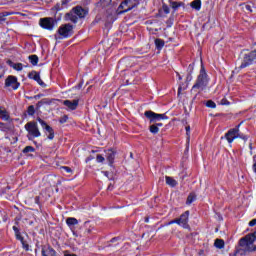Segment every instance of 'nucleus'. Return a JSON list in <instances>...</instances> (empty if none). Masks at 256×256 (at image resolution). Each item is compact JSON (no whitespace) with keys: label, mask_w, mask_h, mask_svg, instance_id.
I'll use <instances>...</instances> for the list:
<instances>
[{"label":"nucleus","mask_w":256,"mask_h":256,"mask_svg":"<svg viewBox=\"0 0 256 256\" xmlns=\"http://www.w3.org/2000/svg\"><path fill=\"white\" fill-rule=\"evenodd\" d=\"M89 15V9L83 8L81 5H77L73 7L68 13L65 14V21H70L77 25L79 23V19L83 20L85 17Z\"/></svg>","instance_id":"obj_1"},{"label":"nucleus","mask_w":256,"mask_h":256,"mask_svg":"<svg viewBox=\"0 0 256 256\" xmlns=\"http://www.w3.org/2000/svg\"><path fill=\"white\" fill-rule=\"evenodd\" d=\"M209 85V75H207V70H205V65L201 61V68L199 75L197 76L195 84L192 86L191 92L193 91H205Z\"/></svg>","instance_id":"obj_2"},{"label":"nucleus","mask_w":256,"mask_h":256,"mask_svg":"<svg viewBox=\"0 0 256 256\" xmlns=\"http://www.w3.org/2000/svg\"><path fill=\"white\" fill-rule=\"evenodd\" d=\"M189 210L185 211L180 215L179 218H175L168 222V225H179L182 229H186L187 231H191V226L189 225Z\"/></svg>","instance_id":"obj_3"},{"label":"nucleus","mask_w":256,"mask_h":256,"mask_svg":"<svg viewBox=\"0 0 256 256\" xmlns=\"http://www.w3.org/2000/svg\"><path fill=\"white\" fill-rule=\"evenodd\" d=\"M256 64V48L242 55V62L238 69H247Z\"/></svg>","instance_id":"obj_4"},{"label":"nucleus","mask_w":256,"mask_h":256,"mask_svg":"<svg viewBox=\"0 0 256 256\" xmlns=\"http://www.w3.org/2000/svg\"><path fill=\"white\" fill-rule=\"evenodd\" d=\"M75 26L73 24L67 23V24H62L58 30L57 33L62 37V39H69V37H73L75 31Z\"/></svg>","instance_id":"obj_5"},{"label":"nucleus","mask_w":256,"mask_h":256,"mask_svg":"<svg viewBox=\"0 0 256 256\" xmlns=\"http://www.w3.org/2000/svg\"><path fill=\"white\" fill-rule=\"evenodd\" d=\"M24 128L28 132V135H30V137H33V139L41 137V131H39V126L37 125V122H28L25 124Z\"/></svg>","instance_id":"obj_6"},{"label":"nucleus","mask_w":256,"mask_h":256,"mask_svg":"<svg viewBox=\"0 0 256 256\" xmlns=\"http://www.w3.org/2000/svg\"><path fill=\"white\" fill-rule=\"evenodd\" d=\"M39 25L42 29H46V31H53L55 25H57V20L52 17L40 18Z\"/></svg>","instance_id":"obj_7"},{"label":"nucleus","mask_w":256,"mask_h":256,"mask_svg":"<svg viewBox=\"0 0 256 256\" xmlns=\"http://www.w3.org/2000/svg\"><path fill=\"white\" fill-rule=\"evenodd\" d=\"M144 117H147L149 123H157V121H165L169 119V116H166L165 114H157L151 110L145 111Z\"/></svg>","instance_id":"obj_8"},{"label":"nucleus","mask_w":256,"mask_h":256,"mask_svg":"<svg viewBox=\"0 0 256 256\" xmlns=\"http://www.w3.org/2000/svg\"><path fill=\"white\" fill-rule=\"evenodd\" d=\"M38 123H40L42 129L45 130V134L47 135V139L49 141H53L55 139V130L51 127L45 120L41 119L40 117L37 118Z\"/></svg>","instance_id":"obj_9"},{"label":"nucleus","mask_w":256,"mask_h":256,"mask_svg":"<svg viewBox=\"0 0 256 256\" xmlns=\"http://www.w3.org/2000/svg\"><path fill=\"white\" fill-rule=\"evenodd\" d=\"M256 242V228L254 232L247 234L243 238L239 240L240 247H249V245H253Z\"/></svg>","instance_id":"obj_10"},{"label":"nucleus","mask_w":256,"mask_h":256,"mask_svg":"<svg viewBox=\"0 0 256 256\" xmlns=\"http://www.w3.org/2000/svg\"><path fill=\"white\" fill-rule=\"evenodd\" d=\"M135 7H137V0H124L119 5L118 9L120 13H129V11L135 9Z\"/></svg>","instance_id":"obj_11"},{"label":"nucleus","mask_w":256,"mask_h":256,"mask_svg":"<svg viewBox=\"0 0 256 256\" xmlns=\"http://www.w3.org/2000/svg\"><path fill=\"white\" fill-rule=\"evenodd\" d=\"M5 87H11L13 91H17L21 87V82H19L17 76L9 75L5 79Z\"/></svg>","instance_id":"obj_12"},{"label":"nucleus","mask_w":256,"mask_h":256,"mask_svg":"<svg viewBox=\"0 0 256 256\" xmlns=\"http://www.w3.org/2000/svg\"><path fill=\"white\" fill-rule=\"evenodd\" d=\"M242 124L243 121L236 125L235 128L228 130V132L225 134V139L228 141V143H233V141L237 139V133H239V129Z\"/></svg>","instance_id":"obj_13"},{"label":"nucleus","mask_w":256,"mask_h":256,"mask_svg":"<svg viewBox=\"0 0 256 256\" xmlns=\"http://www.w3.org/2000/svg\"><path fill=\"white\" fill-rule=\"evenodd\" d=\"M41 255L42 256H57V251L51 247V245L46 244L41 246Z\"/></svg>","instance_id":"obj_14"},{"label":"nucleus","mask_w":256,"mask_h":256,"mask_svg":"<svg viewBox=\"0 0 256 256\" xmlns=\"http://www.w3.org/2000/svg\"><path fill=\"white\" fill-rule=\"evenodd\" d=\"M115 157H117V150L110 148L106 151V159L110 167H113V163H115Z\"/></svg>","instance_id":"obj_15"},{"label":"nucleus","mask_w":256,"mask_h":256,"mask_svg":"<svg viewBox=\"0 0 256 256\" xmlns=\"http://www.w3.org/2000/svg\"><path fill=\"white\" fill-rule=\"evenodd\" d=\"M63 105L69 109V111H75L79 107V100H64Z\"/></svg>","instance_id":"obj_16"},{"label":"nucleus","mask_w":256,"mask_h":256,"mask_svg":"<svg viewBox=\"0 0 256 256\" xmlns=\"http://www.w3.org/2000/svg\"><path fill=\"white\" fill-rule=\"evenodd\" d=\"M168 2H169L171 9H173V13H177V11H179L180 7L185 8L184 2H177V1H173V0H168Z\"/></svg>","instance_id":"obj_17"},{"label":"nucleus","mask_w":256,"mask_h":256,"mask_svg":"<svg viewBox=\"0 0 256 256\" xmlns=\"http://www.w3.org/2000/svg\"><path fill=\"white\" fill-rule=\"evenodd\" d=\"M113 0H100L95 5L97 9H107V7H111Z\"/></svg>","instance_id":"obj_18"},{"label":"nucleus","mask_w":256,"mask_h":256,"mask_svg":"<svg viewBox=\"0 0 256 256\" xmlns=\"http://www.w3.org/2000/svg\"><path fill=\"white\" fill-rule=\"evenodd\" d=\"M12 229L14 231L15 239L17 241H20V243L25 242V238L23 237V235H21V229H19V227L17 226H13Z\"/></svg>","instance_id":"obj_19"},{"label":"nucleus","mask_w":256,"mask_h":256,"mask_svg":"<svg viewBox=\"0 0 256 256\" xmlns=\"http://www.w3.org/2000/svg\"><path fill=\"white\" fill-rule=\"evenodd\" d=\"M84 227H85V231L86 233L89 235L93 232V230L95 229V225L93 224V222L91 220H88L86 222H84Z\"/></svg>","instance_id":"obj_20"},{"label":"nucleus","mask_w":256,"mask_h":256,"mask_svg":"<svg viewBox=\"0 0 256 256\" xmlns=\"http://www.w3.org/2000/svg\"><path fill=\"white\" fill-rule=\"evenodd\" d=\"M51 103H53L52 99L49 98H43L42 100L38 101L36 104V110L41 109L42 105H51Z\"/></svg>","instance_id":"obj_21"},{"label":"nucleus","mask_w":256,"mask_h":256,"mask_svg":"<svg viewBox=\"0 0 256 256\" xmlns=\"http://www.w3.org/2000/svg\"><path fill=\"white\" fill-rule=\"evenodd\" d=\"M7 65L13 67L15 71H23V64L22 63H13L11 60H7Z\"/></svg>","instance_id":"obj_22"},{"label":"nucleus","mask_w":256,"mask_h":256,"mask_svg":"<svg viewBox=\"0 0 256 256\" xmlns=\"http://www.w3.org/2000/svg\"><path fill=\"white\" fill-rule=\"evenodd\" d=\"M154 44H155L157 51H161L163 49V47H165V40H163L161 38H156L154 40Z\"/></svg>","instance_id":"obj_23"},{"label":"nucleus","mask_w":256,"mask_h":256,"mask_svg":"<svg viewBox=\"0 0 256 256\" xmlns=\"http://www.w3.org/2000/svg\"><path fill=\"white\" fill-rule=\"evenodd\" d=\"M11 129H13V126H11V124L0 122V131H2L3 133H9Z\"/></svg>","instance_id":"obj_24"},{"label":"nucleus","mask_w":256,"mask_h":256,"mask_svg":"<svg viewBox=\"0 0 256 256\" xmlns=\"http://www.w3.org/2000/svg\"><path fill=\"white\" fill-rule=\"evenodd\" d=\"M165 179H166V185H168L169 187H177L178 182L177 180L173 179V177L165 176Z\"/></svg>","instance_id":"obj_25"},{"label":"nucleus","mask_w":256,"mask_h":256,"mask_svg":"<svg viewBox=\"0 0 256 256\" xmlns=\"http://www.w3.org/2000/svg\"><path fill=\"white\" fill-rule=\"evenodd\" d=\"M66 225L69 227H75V225H79V220H77L75 217H68L66 219Z\"/></svg>","instance_id":"obj_26"},{"label":"nucleus","mask_w":256,"mask_h":256,"mask_svg":"<svg viewBox=\"0 0 256 256\" xmlns=\"http://www.w3.org/2000/svg\"><path fill=\"white\" fill-rule=\"evenodd\" d=\"M0 118L2 121H9L11 119V116L9 115V112L7 110L0 108Z\"/></svg>","instance_id":"obj_27"},{"label":"nucleus","mask_w":256,"mask_h":256,"mask_svg":"<svg viewBox=\"0 0 256 256\" xmlns=\"http://www.w3.org/2000/svg\"><path fill=\"white\" fill-rule=\"evenodd\" d=\"M36 111L37 110L35 109V106L34 105H30V106H28L26 112H24V117H27V115L29 117H33V115H35Z\"/></svg>","instance_id":"obj_28"},{"label":"nucleus","mask_w":256,"mask_h":256,"mask_svg":"<svg viewBox=\"0 0 256 256\" xmlns=\"http://www.w3.org/2000/svg\"><path fill=\"white\" fill-rule=\"evenodd\" d=\"M214 246L216 247V249H224L225 248V240L216 239L214 242Z\"/></svg>","instance_id":"obj_29"},{"label":"nucleus","mask_w":256,"mask_h":256,"mask_svg":"<svg viewBox=\"0 0 256 256\" xmlns=\"http://www.w3.org/2000/svg\"><path fill=\"white\" fill-rule=\"evenodd\" d=\"M28 59H29L31 65H33L34 67H35L36 65H38V63H39V56H37V55H35V54L30 55V56L28 57Z\"/></svg>","instance_id":"obj_30"},{"label":"nucleus","mask_w":256,"mask_h":256,"mask_svg":"<svg viewBox=\"0 0 256 256\" xmlns=\"http://www.w3.org/2000/svg\"><path fill=\"white\" fill-rule=\"evenodd\" d=\"M194 201H197V195H195V193H190L187 197L186 205H191Z\"/></svg>","instance_id":"obj_31"},{"label":"nucleus","mask_w":256,"mask_h":256,"mask_svg":"<svg viewBox=\"0 0 256 256\" xmlns=\"http://www.w3.org/2000/svg\"><path fill=\"white\" fill-rule=\"evenodd\" d=\"M40 77L41 75L37 71H32L28 74V78L32 79L33 81L39 80Z\"/></svg>","instance_id":"obj_32"},{"label":"nucleus","mask_w":256,"mask_h":256,"mask_svg":"<svg viewBox=\"0 0 256 256\" xmlns=\"http://www.w3.org/2000/svg\"><path fill=\"white\" fill-rule=\"evenodd\" d=\"M192 9H196V11L201 10V0H194L191 2Z\"/></svg>","instance_id":"obj_33"},{"label":"nucleus","mask_w":256,"mask_h":256,"mask_svg":"<svg viewBox=\"0 0 256 256\" xmlns=\"http://www.w3.org/2000/svg\"><path fill=\"white\" fill-rule=\"evenodd\" d=\"M236 137H237V139H242V141H244L245 143H247V141H249V135L243 134V132H240V131H238Z\"/></svg>","instance_id":"obj_34"},{"label":"nucleus","mask_w":256,"mask_h":256,"mask_svg":"<svg viewBox=\"0 0 256 256\" xmlns=\"http://www.w3.org/2000/svg\"><path fill=\"white\" fill-rule=\"evenodd\" d=\"M205 105L208 107V109H216L217 108V104L213 100L206 101Z\"/></svg>","instance_id":"obj_35"},{"label":"nucleus","mask_w":256,"mask_h":256,"mask_svg":"<svg viewBox=\"0 0 256 256\" xmlns=\"http://www.w3.org/2000/svg\"><path fill=\"white\" fill-rule=\"evenodd\" d=\"M22 153H24V155H27V153H35V148L33 146H26L22 150Z\"/></svg>","instance_id":"obj_36"},{"label":"nucleus","mask_w":256,"mask_h":256,"mask_svg":"<svg viewBox=\"0 0 256 256\" xmlns=\"http://www.w3.org/2000/svg\"><path fill=\"white\" fill-rule=\"evenodd\" d=\"M149 131H150V133H152V135H157V133H159V128H157V126H155V124H152L149 127Z\"/></svg>","instance_id":"obj_37"},{"label":"nucleus","mask_w":256,"mask_h":256,"mask_svg":"<svg viewBox=\"0 0 256 256\" xmlns=\"http://www.w3.org/2000/svg\"><path fill=\"white\" fill-rule=\"evenodd\" d=\"M60 170L62 171V173L73 174V169H71V167H69V166H61Z\"/></svg>","instance_id":"obj_38"},{"label":"nucleus","mask_w":256,"mask_h":256,"mask_svg":"<svg viewBox=\"0 0 256 256\" xmlns=\"http://www.w3.org/2000/svg\"><path fill=\"white\" fill-rule=\"evenodd\" d=\"M193 71H195V62H192L187 67V73L193 75Z\"/></svg>","instance_id":"obj_39"},{"label":"nucleus","mask_w":256,"mask_h":256,"mask_svg":"<svg viewBox=\"0 0 256 256\" xmlns=\"http://www.w3.org/2000/svg\"><path fill=\"white\" fill-rule=\"evenodd\" d=\"M162 11L165 13V15H169V13H171V9L165 3L162 5Z\"/></svg>","instance_id":"obj_40"},{"label":"nucleus","mask_w":256,"mask_h":256,"mask_svg":"<svg viewBox=\"0 0 256 256\" xmlns=\"http://www.w3.org/2000/svg\"><path fill=\"white\" fill-rule=\"evenodd\" d=\"M67 121H69V116H68V115H63V116L60 117V119H59L60 125H63V124H65V123H67Z\"/></svg>","instance_id":"obj_41"},{"label":"nucleus","mask_w":256,"mask_h":256,"mask_svg":"<svg viewBox=\"0 0 256 256\" xmlns=\"http://www.w3.org/2000/svg\"><path fill=\"white\" fill-rule=\"evenodd\" d=\"M83 88V81H81L79 84L76 86H73L69 91H75V89L79 90Z\"/></svg>","instance_id":"obj_42"},{"label":"nucleus","mask_w":256,"mask_h":256,"mask_svg":"<svg viewBox=\"0 0 256 256\" xmlns=\"http://www.w3.org/2000/svg\"><path fill=\"white\" fill-rule=\"evenodd\" d=\"M220 105L229 106V105H231V102H229V100H227V98H222L220 100Z\"/></svg>","instance_id":"obj_43"},{"label":"nucleus","mask_w":256,"mask_h":256,"mask_svg":"<svg viewBox=\"0 0 256 256\" xmlns=\"http://www.w3.org/2000/svg\"><path fill=\"white\" fill-rule=\"evenodd\" d=\"M96 161H97V163H103L105 161V157H103V155H101V154H98L96 156Z\"/></svg>","instance_id":"obj_44"},{"label":"nucleus","mask_w":256,"mask_h":256,"mask_svg":"<svg viewBox=\"0 0 256 256\" xmlns=\"http://www.w3.org/2000/svg\"><path fill=\"white\" fill-rule=\"evenodd\" d=\"M52 9L53 11H61L63 9V4L57 3Z\"/></svg>","instance_id":"obj_45"},{"label":"nucleus","mask_w":256,"mask_h":256,"mask_svg":"<svg viewBox=\"0 0 256 256\" xmlns=\"http://www.w3.org/2000/svg\"><path fill=\"white\" fill-rule=\"evenodd\" d=\"M22 248L24 249V251H29V243H27L26 240H24V242H22Z\"/></svg>","instance_id":"obj_46"},{"label":"nucleus","mask_w":256,"mask_h":256,"mask_svg":"<svg viewBox=\"0 0 256 256\" xmlns=\"http://www.w3.org/2000/svg\"><path fill=\"white\" fill-rule=\"evenodd\" d=\"M34 203H35L36 205H39V207H41V197H40V196H36V197L34 198Z\"/></svg>","instance_id":"obj_47"},{"label":"nucleus","mask_w":256,"mask_h":256,"mask_svg":"<svg viewBox=\"0 0 256 256\" xmlns=\"http://www.w3.org/2000/svg\"><path fill=\"white\" fill-rule=\"evenodd\" d=\"M19 221H21V217L20 216H16L14 219V227H19Z\"/></svg>","instance_id":"obj_48"},{"label":"nucleus","mask_w":256,"mask_h":256,"mask_svg":"<svg viewBox=\"0 0 256 256\" xmlns=\"http://www.w3.org/2000/svg\"><path fill=\"white\" fill-rule=\"evenodd\" d=\"M36 83H38V85H40V87H47V84H45V82H43L41 80V77L38 78V80H36Z\"/></svg>","instance_id":"obj_49"},{"label":"nucleus","mask_w":256,"mask_h":256,"mask_svg":"<svg viewBox=\"0 0 256 256\" xmlns=\"http://www.w3.org/2000/svg\"><path fill=\"white\" fill-rule=\"evenodd\" d=\"M252 169H253V172L256 174V155L253 156Z\"/></svg>","instance_id":"obj_50"},{"label":"nucleus","mask_w":256,"mask_h":256,"mask_svg":"<svg viewBox=\"0 0 256 256\" xmlns=\"http://www.w3.org/2000/svg\"><path fill=\"white\" fill-rule=\"evenodd\" d=\"M186 135H187V137H188V139H189V137H191V126H186Z\"/></svg>","instance_id":"obj_51"},{"label":"nucleus","mask_w":256,"mask_h":256,"mask_svg":"<svg viewBox=\"0 0 256 256\" xmlns=\"http://www.w3.org/2000/svg\"><path fill=\"white\" fill-rule=\"evenodd\" d=\"M4 75H5V71L3 70V65H1L0 63V79H3Z\"/></svg>","instance_id":"obj_52"},{"label":"nucleus","mask_w":256,"mask_h":256,"mask_svg":"<svg viewBox=\"0 0 256 256\" xmlns=\"http://www.w3.org/2000/svg\"><path fill=\"white\" fill-rule=\"evenodd\" d=\"M6 17H7V14H0V23H5Z\"/></svg>","instance_id":"obj_53"},{"label":"nucleus","mask_w":256,"mask_h":256,"mask_svg":"<svg viewBox=\"0 0 256 256\" xmlns=\"http://www.w3.org/2000/svg\"><path fill=\"white\" fill-rule=\"evenodd\" d=\"M256 225V219H252L250 222H249V227H255Z\"/></svg>","instance_id":"obj_54"},{"label":"nucleus","mask_w":256,"mask_h":256,"mask_svg":"<svg viewBox=\"0 0 256 256\" xmlns=\"http://www.w3.org/2000/svg\"><path fill=\"white\" fill-rule=\"evenodd\" d=\"M43 96L44 95L40 93V94L34 95L33 99H35L37 101V100L41 99V97H43Z\"/></svg>","instance_id":"obj_55"},{"label":"nucleus","mask_w":256,"mask_h":256,"mask_svg":"<svg viewBox=\"0 0 256 256\" xmlns=\"http://www.w3.org/2000/svg\"><path fill=\"white\" fill-rule=\"evenodd\" d=\"M193 79V74H187V77H186V81H192Z\"/></svg>","instance_id":"obj_56"},{"label":"nucleus","mask_w":256,"mask_h":256,"mask_svg":"<svg viewBox=\"0 0 256 256\" xmlns=\"http://www.w3.org/2000/svg\"><path fill=\"white\" fill-rule=\"evenodd\" d=\"M93 159H95V157H93V156H88L87 158H86V163H89V161H93Z\"/></svg>","instance_id":"obj_57"},{"label":"nucleus","mask_w":256,"mask_h":256,"mask_svg":"<svg viewBox=\"0 0 256 256\" xmlns=\"http://www.w3.org/2000/svg\"><path fill=\"white\" fill-rule=\"evenodd\" d=\"M246 11H250V13H253V9L251 8V5L245 6Z\"/></svg>","instance_id":"obj_58"},{"label":"nucleus","mask_w":256,"mask_h":256,"mask_svg":"<svg viewBox=\"0 0 256 256\" xmlns=\"http://www.w3.org/2000/svg\"><path fill=\"white\" fill-rule=\"evenodd\" d=\"M115 241H119V237H114L110 240V243H115Z\"/></svg>","instance_id":"obj_59"},{"label":"nucleus","mask_w":256,"mask_h":256,"mask_svg":"<svg viewBox=\"0 0 256 256\" xmlns=\"http://www.w3.org/2000/svg\"><path fill=\"white\" fill-rule=\"evenodd\" d=\"M64 256H77V254H73V253L71 254V253H69V252H65V253H64Z\"/></svg>","instance_id":"obj_60"},{"label":"nucleus","mask_w":256,"mask_h":256,"mask_svg":"<svg viewBox=\"0 0 256 256\" xmlns=\"http://www.w3.org/2000/svg\"><path fill=\"white\" fill-rule=\"evenodd\" d=\"M67 3H69V0H62L61 1V5L63 6V5H67Z\"/></svg>","instance_id":"obj_61"},{"label":"nucleus","mask_w":256,"mask_h":256,"mask_svg":"<svg viewBox=\"0 0 256 256\" xmlns=\"http://www.w3.org/2000/svg\"><path fill=\"white\" fill-rule=\"evenodd\" d=\"M158 129H159V127H163V123H156V124H154Z\"/></svg>","instance_id":"obj_62"},{"label":"nucleus","mask_w":256,"mask_h":256,"mask_svg":"<svg viewBox=\"0 0 256 256\" xmlns=\"http://www.w3.org/2000/svg\"><path fill=\"white\" fill-rule=\"evenodd\" d=\"M26 99H28V101H32V99H34V98H33V96H26Z\"/></svg>","instance_id":"obj_63"},{"label":"nucleus","mask_w":256,"mask_h":256,"mask_svg":"<svg viewBox=\"0 0 256 256\" xmlns=\"http://www.w3.org/2000/svg\"><path fill=\"white\" fill-rule=\"evenodd\" d=\"M250 251H256V245Z\"/></svg>","instance_id":"obj_64"}]
</instances>
